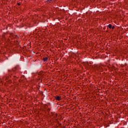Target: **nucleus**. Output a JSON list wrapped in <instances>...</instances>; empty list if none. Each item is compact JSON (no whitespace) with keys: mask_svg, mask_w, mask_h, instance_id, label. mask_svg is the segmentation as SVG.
<instances>
[{"mask_svg":"<svg viewBox=\"0 0 128 128\" xmlns=\"http://www.w3.org/2000/svg\"><path fill=\"white\" fill-rule=\"evenodd\" d=\"M55 99L56 100L58 101L62 100V97L58 96H55Z\"/></svg>","mask_w":128,"mask_h":128,"instance_id":"obj_1","label":"nucleus"},{"mask_svg":"<svg viewBox=\"0 0 128 128\" xmlns=\"http://www.w3.org/2000/svg\"><path fill=\"white\" fill-rule=\"evenodd\" d=\"M42 60L44 62H48V57L44 58H42Z\"/></svg>","mask_w":128,"mask_h":128,"instance_id":"obj_2","label":"nucleus"},{"mask_svg":"<svg viewBox=\"0 0 128 128\" xmlns=\"http://www.w3.org/2000/svg\"><path fill=\"white\" fill-rule=\"evenodd\" d=\"M56 0H46V2H52Z\"/></svg>","mask_w":128,"mask_h":128,"instance_id":"obj_3","label":"nucleus"},{"mask_svg":"<svg viewBox=\"0 0 128 128\" xmlns=\"http://www.w3.org/2000/svg\"><path fill=\"white\" fill-rule=\"evenodd\" d=\"M109 28H112V24H109L108 26Z\"/></svg>","mask_w":128,"mask_h":128,"instance_id":"obj_4","label":"nucleus"},{"mask_svg":"<svg viewBox=\"0 0 128 128\" xmlns=\"http://www.w3.org/2000/svg\"><path fill=\"white\" fill-rule=\"evenodd\" d=\"M56 116H58V114H54V118H56Z\"/></svg>","mask_w":128,"mask_h":128,"instance_id":"obj_5","label":"nucleus"},{"mask_svg":"<svg viewBox=\"0 0 128 128\" xmlns=\"http://www.w3.org/2000/svg\"><path fill=\"white\" fill-rule=\"evenodd\" d=\"M114 26H113L111 28H112V30H114Z\"/></svg>","mask_w":128,"mask_h":128,"instance_id":"obj_6","label":"nucleus"},{"mask_svg":"<svg viewBox=\"0 0 128 128\" xmlns=\"http://www.w3.org/2000/svg\"><path fill=\"white\" fill-rule=\"evenodd\" d=\"M17 4H18V6H20V3H18Z\"/></svg>","mask_w":128,"mask_h":128,"instance_id":"obj_7","label":"nucleus"}]
</instances>
